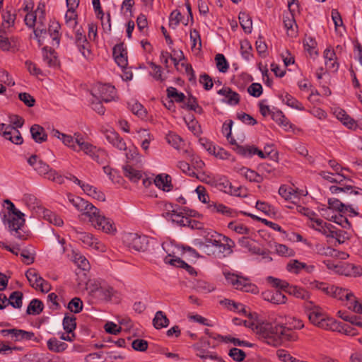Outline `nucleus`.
<instances>
[{
    "instance_id": "1",
    "label": "nucleus",
    "mask_w": 362,
    "mask_h": 362,
    "mask_svg": "<svg viewBox=\"0 0 362 362\" xmlns=\"http://www.w3.org/2000/svg\"><path fill=\"white\" fill-rule=\"evenodd\" d=\"M68 199L77 210L82 212L83 218H88L95 228L107 233H114L116 231V228L112 221L102 216L99 209L92 204L79 197L69 196Z\"/></svg>"
},
{
    "instance_id": "2",
    "label": "nucleus",
    "mask_w": 362,
    "mask_h": 362,
    "mask_svg": "<svg viewBox=\"0 0 362 362\" xmlns=\"http://www.w3.org/2000/svg\"><path fill=\"white\" fill-rule=\"evenodd\" d=\"M320 175L330 182L336 183V185L330 186L329 189L333 194H341L344 200L351 199L352 196H362V189L354 186L353 180L340 173L337 175L336 178L332 177V173L327 171L320 172Z\"/></svg>"
},
{
    "instance_id": "3",
    "label": "nucleus",
    "mask_w": 362,
    "mask_h": 362,
    "mask_svg": "<svg viewBox=\"0 0 362 362\" xmlns=\"http://www.w3.org/2000/svg\"><path fill=\"white\" fill-rule=\"evenodd\" d=\"M260 332L263 334L264 342L272 346H278L284 340L296 341L297 336L291 332V329L281 324L269 325L260 327Z\"/></svg>"
},
{
    "instance_id": "4",
    "label": "nucleus",
    "mask_w": 362,
    "mask_h": 362,
    "mask_svg": "<svg viewBox=\"0 0 362 362\" xmlns=\"http://www.w3.org/2000/svg\"><path fill=\"white\" fill-rule=\"evenodd\" d=\"M309 320L314 325L327 330L337 329L336 320L329 317L318 306L307 307Z\"/></svg>"
},
{
    "instance_id": "5",
    "label": "nucleus",
    "mask_w": 362,
    "mask_h": 362,
    "mask_svg": "<svg viewBox=\"0 0 362 362\" xmlns=\"http://www.w3.org/2000/svg\"><path fill=\"white\" fill-rule=\"evenodd\" d=\"M28 163L31 165L40 176L46 179L55 182L58 184H62L64 178L58 173L50 168L49 166L41 160L37 156L33 155L28 159Z\"/></svg>"
},
{
    "instance_id": "6",
    "label": "nucleus",
    "mask_w": 362,
    "mask_h": 362,
    "mask_svg": "<svg viewBox=\"0 0 362 362\" xmlns=\"http://www.w3.org/2000/svg\"><path fill=\"white\" fill-rule=\"evenodd\" d=\"M199 235L203 238V240L196 239L194 242V245L207 255H210V252L207 251L210 245L214 247L221 246V245H220V238H222V235L216 231L206 228L203 229Z\"/></svg>"
},
{
    "instance_id": "7",
    "label": "nucleus",
    "mask_w": 362,
    "mask_h": 362,
    "mask_svg": "<svg viewBox=\"0 0 362 362\" xmlns=\"http://www.w3.org/2000/svg\"><path fill=\"white\" fill-rule=\"evenodd\" d=\"M322 263L327 269L346 276H358L362 275V268L359 266L352 264H341V262L336 264L329 259L324 260Z\"/></svg>"
},
{
    "instance_id": "8",
    "label": "nucleus",
    "mask_w": 362,
    "mask_h": 362,
    "mask_svg": "<svg viewBox=\"0 0 362 362\" xmlns=\"http://www.w3.org/2000/svg\"><path fill=\"white\" fill-rule=\"evenodd\" d=\"M356 196H352L351 197V199L344 200L342 197L341 198L345 202H343L339 199L337 198H329L328 199V208L322 209V211L324 212L323 215L326 216V214L329 212V210H334L339 213H346L349 212L353 214L354 216H357L358 214L356 211L352 204L350 202H354V197Z\"/></svg>"
},
{
    "instance_id": "9",
    "label": "nucleus",
    "mask_w": 362,
    "mask_h": 362,
    "mask_svg": "<svg viewBox=\"0 0 362 362\" xmlns=\"http://www.w3.org/2000/svg\"><path fill=\"white\" fill-rule=\"evenodd\" d=\"M226 279L228 284H231L236 289L253 293L258 292V288L252 284L247 278L228 273L226 274Z\"/></svg>"
},
{
    "instance_id": "10",
    "label": "nucleus",
    "mask_w": 362,
    "mask_h": 362,
    "mask_svg": "<svg viewBox=\"0 0 362 362\" xmlns=\"http://www.w3.org/2000/svg\"><path fill=\"white\" fill-rule=\"evenodd\" d=\"M91 95L96 100L100 99L104 103H110L115 100L116 90L115 87L110 84L97 83L92 88Z\"/></svg>"
},
{
    "instance_id": "11",
    "label": "nucleus",
    "mask_w": 362,
    "mask_h": 362,
    "mask_svg": "<svg viewBox=\"0 0 362 362\" xmlns=\"http://www.w3.org/2000/svg\"><path fill=\"white\" fill-rule=\"evenodd\" d=\"M124 242L129 248L140 252L147 250L148 238L137 233H127L124 236Z\"/></svg>"
},
{
    "instance_id": "12",
    "label": "nucleus",
    "mask_w": 362,
    "mask_h": 362,
    "mask_svg": "<svg viewBox=\"0 0 362 362\" xmlns=\"http://www.w3.org/2000/svg\"><path fill=\"white\" fill-rule=\"evenodd\" d=\"M25 276L33 288L39 289L43 293H47L51 289L49 283L42 279L35 269H29Z\"/></svg>"
},
{
    "instance_id": "13",
    "label": "nucleus",
    "mask_w": 362,
    "mask_h": 362,
    "mask_svg": "<svg viewBox=\"0 0 362 362\" xmlns=\"http://www.w3.org/2000/svg\"><path fill=\"white\" fill-rule=\"evenodd\" d=\"M24 214L21 211L14 212V214H8L4 217V223L8 224V227L11 232H14L13 235L21 239L22 235L18 231L24 224Z\"/></svg>"
},
{
    "instance_id": "14",
    "label": "nucleus",
    "mask_w": 362,
    "mask_h": 362,
    "mask_svg": "<svg viewBox=\"0 0 362 362\" xmlns=\"http://www.w3.org/2000/svg\"><path fill=\"white\" fill-rule=\"evenodd\" d=\"M329 296L340 300H346L347 307L348 305H352L357 299L354 293L349 289L334 286H331Z\"/></svg>"
},
{
    "instance_id": "15",
    "label": "nucleus",
    "mask_w": 362,
    "mask_h": 362,
    "mask_svg": "<svg viewBox=\"0 0 362 362\" xmlns=\"http://www.w3.org/2000/svg\"><path fill=\"white\" fill-rule=\"evenodd\" d=\"M52 134L54 137H56L58 139H59L63 143V144L67 146L68 148H71L73 151L77 150V144L76 141V137L79 138L81 135V133L75 132L72 136L62 133L57 129H53L52 132Z\"/></svg>"
},
{
    "instance_id": "16",
    "label": "nucleus",
    "mask_w": 362,
    "mask_h": 362,
    "mask_svg": "<svg viewBox=\"0 0 362 362\" xmlns=\"http://www.w3.org/2000/svg\"><path fill=\"white\" fill-rule=\"evenodd\" d=\"M106 139L115 147L120 151L127 150V145L124 139L114 130H106L105 132Z\"/></svg>"
},
{
    "instance_id": "17",
    "label": "nucleus",
    "mask_w": 362,
    "mask_h": 362,
    "mask_svg": "<svg viewBox=\"0 0 362 362\" xmlns=\"http://www.w3.org/2000/svg\"><path fill=\"white\" fill-rule=\"evenodd\" d=\"M325 64L329 71L336 72L339 69V64L337 61L336 53L331 47L324 51Z\"/></svg>"
},
{
    "instance_id": "18",
    "label": "nucleus",
    "mask_w": 362,
    "mask_h": 362,
    "mask_svg": "<svg viewBox=\"0 0 362 362\" xmlns=\"http://www.w3.org/2000/svg\"><path fill=\"white\" fill-rule=\"evenodd\" d=\"M113 56L115 62L121 68L127 66V52L124 47L123 44H117L113 47Z\"/></svg>"
},
{
    "instance_id": "19",
    "label": "nucleus",
    "mask_w": 362,
    "mask_h": 362,
    "mask_svg": "<svg viewBox=\"0 0 362 362\" xmlns=\"http://www.w3.org/2000/svg\"><path fill=\"white\" fill-rule=\"evenodd\" d=\"M76 149L74 151L80 152L82 151L86 155L90 157V156L93 153L95 146L93 145L88 141H86L84 136L81 134L79 138L76 137Z\"/></svg>"
},
{
    "instance_id": "20",
    "label": "nucleus",
    "mask_w": 362,
    "mask_h": 362,
    "mask_svg": "<svg viewBox=\"0 0 362 362\" xmlns=\"http://www.w3.org/2000/svg\"><path fill=\"white\" fill-rule=\"evenodd\" d=\"M153 183L159 189L169 192L172 189L171 177L168 175L160 174L153 179Z\"/></svg>"
},
{
    "instance_id": "21",
    "label": "nucleus",
    "mask_w": 362,
    "mask_h": 362,
    "mask_svg": "<svg viewBox=\"0 0 362 362\" xmlns=\"http://www.w3.org/2000/svg\"><path fill=\"white\" fill-rule=\"evenodd\" d=\"M264 299L274 304H284L287 298L279 291H269L263 293Z\"/></svg>"
},
{
    "instance_id": "22",
    "label": "nucleus",
    "mask_w": 362,
    "mask_h": 362,
    "mask_svg": "<svg viewBox=\"0 0 362 362\" xmlns=\"http://www.w3.org/2000/svg\"><path fill=\"white\" fill-rule=\"evenodd\" d=\"M289 10H290V13L284 15L283 22H284V28L287 30L288 35H291V36H293L296 33V32L295 30V28L297 27V25L296 23V21L294 19L293 14L291 11V8Z\"/></svg>"
},
{
    "instance_id": "23",
    "label": "nucleus",
    "mask_w": 362,
    "mask_h": 362,
    "mask_svg": "<svg viewBox=\"0 0 362 362\" xmlns=\"http://www.w3.org/2000/svg\"><path fill=\"white\" fill-rule=\"evenodd\" d=\"M279 194L285 200H290L295 203L298 199L297 192L292 187L282 185L279 189Z\"/></svg>"
},
{
    "instance_id": "24",
    "label": "nucleus",
    "mask_w": 362,
    "mask_h": 362,
    "mask_svg": "<svg viewBox=\"0 0 362 362\" xmlns=\"http://www.w3.org/2000/svg\"><path fill=\"white\" fill-rule=\"evenodd\" d=\"M218 94L225 96L227 99L226 103L231 105H236L240 101L239 95L228 87L219 90Z\"/></svg>"
},
{
    "instance_id": "25",
    "label": "nucleus",
    "mask_w": 362,
    "mask_h": 362,
    "mask_svg": "<svg viewBox=\"0 0 362 362\" xmlns=\"http://www.w3.org/2000/svg\"><path fill=\"white\" fill-rule=\"evenodd\" d=\"M285 292L289 295H292L298 298L308 300L310 298V293L305 289L297 286H291L288 284Z\"/></svg>"
},
{
    "instance_id": "26",
    "label": "nucleus",
    "mask_w": 362,
    "mask_h": 362,
    "mask_svg": "<svg viewBox=\"0 0 362 362\" xmlns=\"http://www.w3.org/2000/svg\"><path fill=\"white\" fill-rule=\"evenodd\" d=\"M32 138L37 143H42L47 140V134L44 128L38 124H34L30 128Z\"/></svg>"
},
{
    "instance_id": "27",
    "label": "nucleus",
    "mask_w": 362,
    "mask_h": 362,
    "mask_svg": "<svg viewBox=\"0 0 362 362\" xmlns=\"http://www.w3.org/2000/svg\"><path fill=\"white\" fill-rule=\"evenodd\" d=\"M124 175L131 182H137L142 178L141 173L129 165L123 166Z\"/></svg>"
},
{
    "instance_id": "28",
    "label": "nucleus",
    "mask_w": 362,
    "mask_h": 362,
    "mask_svg": "<svg viewBox=\"0 0 362 362\" xmlns=\"http://www.w3.org/2000/svg\"><path fill=\"white\" fill-rule=\"evenodd\" d=\"M43 61L49 67H55L58 65V59L54 50L47 49V47L42 49Z\"/></svg>"
},
{
    "instance_id": "29",
    "label": "nucleus",
    "mask_w": 362,
    "mask_h": 362,
    "mask_svg": "<svg viewBox=\"0 0 362 362\" xmlns=\"http://www.w3.org/2000/svg\"><path fill=\"white\" fill-rule=\"evenodd\" d=\"M81 189L83 190L85 193H86L88 196L92 197L93 198L98 200V201H105V197L103 192L98 190V189L89 184L82 185Z\"/></svg>"
},
{
    "instance_id": "30",
    "label": "nucleus",
    "mask_w": 362,
    "mask_h": 362,
    "mask_svg": "<svg viewBox=\"0 0 362 362\" xmlns=\"http://www.w3.org/2000/svg\"><path fill=\"white\" fill-rule=\"evenodd\" d=\"M244 325L245 327H247L250 328L257 335H258V337L263 340L264 341V338L263 337V334L260 332V327H263L266 325H269V322L267 321H257V322H252L250 320H244L243 321Z\"/></svg>"
},
{
    "instance_id": "31",
    "label": "nucleus",
    "mask_w": 362,
    "mask_h": 362,
    "mask_svg": "<svg viewBox=\"0 0 362 362\" xmlns=\"http://www.w3.org/2000/svg\"><path fill=\"white\" fill-rule=\"evenodd\" d=\"M272 118L278 124L282 126L286 130H288L292 128V124L281 111L273 112L272 114Z\"/></svg>"
},
{
    "instance_id": "32",
    "label": "nucleus",
    "mask_w": 362,
    "mask_h": 362,
    "mask_svg": "<svg viewBox=\"0 0 362 362\" xmlns=\"http://www.w3.org/2000/svg\"><path fill=\"white\" fill-rule=\"evenodd\" d=\"M128 105L129 110L134 115H136L141 119H145L146 118L147 112L141 103L132 101V103H129Z\"/></svg>"
},
{
    "instance_id": "33",
    "label": "nucleus",
    "mask_w": 362,
    "mask_h": 362,
    "mask_svg": "<svg viewBox=\"0 0 362 362\" xmlns=\"http://www.w3.org/2000/svg\"><path fill=\"white\" fill-rule=\"evenodd\" d=\"M90 158L100 165H105L108 163L109 157L107 152L100 148H95Z\"/></svg>"
},
{
    "instance_id": "34",
    "label": "nucleus",
    "mask_w": 362,
    "mask_h": 362,
    "mask_svg": "<svg viewBox=\"0 0 362 362\" xmlns=\"http://www.w3.org/2000/svg\"><path fill=\"white\" fill-rule=\"evenodd\" d=\"M212 185L218 190L225 193H228V189L231 186L230 181L225 177H218L214 178Z\"/></svg>"
},
{
    "instance_id": "35",
    "label": "nucleus",
    "mask_w": 362,
    "mask_h": 362,
    "mask_svg": "<svg viewBox=\"0 0 362 362\" xmlns=\"http://www.w3.org/2000/svg\"><path fill=\"white\" fill-rule=\"evenodd\" d=\"M153 324L155 328L161 329L168 326L169 320L163 311H158L153 320Z\"/></svg>"
},
{
    "instance_id": "36",
    "label": "nucleus",
    "mask_w": 362,
    "mask_h": 362,
    "mask_svg": "<svg viewBox=\"0 0 362 362\" xmlns=\"http://www.w3.org/2000/svg\"><path fill=\"white\" fill-rule=\"evenodd\" d=\"M68 345L57 338H51L47 341L48 349L54 352L59 353L66 349Z\"/></svg>"
},
{
    "instance_id": "37",
    "label": "nucleus",
    "mask_w": 362,
    "mask_h": 362,
    "mask_svg": "<svg viewBox=\"0 0 362 362\" xmlns=\"http://www.w3.org/2000/svg\"><path fill=\"white\" fill-rule=\"evenodd\" d=\"M327 236L336 239L339 244H342L349 239L348 233L342 230H329Z\"/></svg>"
},
{
    "instance_id": "38",
    "label": "nucleus",
    "mask_w": 362,
    "mask_h": 362,
    "mask_svg": "<svg viewBox=\"0 0 362 362\" xmlns=\"http://www.w3.org/2000/svg\"><path fill=\"white\" fill-rule=\"evenodd\" d=\"M337 118L343 122L344 124L347 126L349 128H353L355 122L350 116L342 109H337L334 111Z\"/></svg>"
},
{
    "instance_id": "39",
    "label": "nucleus",
    "mask_w": 362,
    "mask_h": 362,
    "mask_svg": "<svg viewBox=\"0 0 362 362\" xmlns=\"http://www.w3.org/2000/svg\"><path fill=\"white\" fill-rule=\"evenodd\" d=\"M240 24L246 33H250L252 30V22L251 18L246 13L241 12L239 14Z\"/></svg>"
},
{
    "instance_id": "40",
    "label": "nucleus",
    "mask_w": 362,
    "mask_h": 362,
    "mask_svg": "<svg viewBox=\"0 0 362 362\" xmlns=\"http://www.w3.org/2000/svg\"><path fill=\"white\" fill-rule=\"evenodd\" d=\"M8 130L9 131L6 132V136L5 139L11 141L13 144H21L23 139L18 129L13 127V126H11L8 128Z\"/></svg>"
},
{
    "instance_id": "41",
    "label": "nucleus",
    "mask_w": 362,
    "mask_h": 362,
    "mask_svg": "<svg viewBox=\"0 0 362 362\" xmlns=\"http://www.w3.org/2000/svg\"><path fill=\"white\" fill-rule=\"evenodd\" d=\"M96 296L101 300H109L113 295L114 290L108 286H100L95 291Z\"/></svg>"
},
{
    "instance_id": "42",
    "label": "nucleus",
    "mask_w": 362,
    "mask_h": 362,
    "mask_svg": "<svg viewBox=\"0 0 362 362\" xmlns=\"http://www.w3.org/2000/svg\"><path fill=\"white\" fill-rule=\"evenodd\" d=\"M281 98L282 101L285 103L288 106L298 110H304V107L302 103L288 93L281 95Z\"/></svg>"
},
{
    "instance_id": "43",
    "label": "nucleus",
    "mask_w": 362,
    "mask_h": 362,
    "mask_svg": "<svg viewBox=\"0 0 362 362\" xmlns=\"http://www.w3.org/2000/svg\"><path fill=\"white\" fill-rule=\"evenodd\" d=\"M43 310V303L38 299H33L29 303L26 313L28 315H38Z\"/></svg>"
},
{
    "instance_id": "44",
    "label": "nucleus",
    "mask_w": 362,
    "mask_h": 362,
    "mask_svg": "<svg viewBox=\"0 0 362 362\" xmlns=\"http://www.w3.org/2000/svg\"><path fill=\"white\" fill-rule=\"evenodd\" d=\"M8 305L14 308H21L23 305V293L20 291L13 292L8 298Z\"/></svg>"
},
{
    "instance_id": "45",
    "label": "nucleus",
    "mask_w": 362,
    "mask_h": 362,
    "mask_svg": "<svg viewBox=\"0 0 362 362\" xmlns=\"http://www.w3.org/2000/svg\"><path fill=\"white\" fill-rule=\"evenodd\" d=\"M2 29L4 30H6L13 26L16 19V15L11 13L8 11H4V13H2Z\"/></svg>"
},
{
    "instance_id": "46",
    "label": "nucleus",
    "mask_w": 362,
    "mask_h": 362,
    "mask_svg": "<svg viewBox=\"0 0 362 362\" xmlns=\"http://www.w3.org/2000/svg\"><path fill=\"white\" fill-rule=\"evenodd\" d=\"M315 251L317 255L325 257H337L338 253L336 250L320 244L315 246Z\"/></svg>"
},
{
    "instance_id": "47",
    "label": "nucleus",
    "mask_w": 362,
    "mask_h": 362,
    "mask_svg": "<svg viewBox=\"0 0 362 362\" xmlns=\"http://www.w3.org/2000/svg\"><path fill=\"white\" fill-rule=\"evenodd\" d=\"M166 140L169 144L176 149H180L184 145L182 138L174 133H170L166 136Z\"/></svg>"
},
{
    "instance_id": "48",
    "label": "nucleus",
    "mask_w": 362,
    "mask_h": 362,
    "mask_svg": "<svg viewBox=\"0 0 362 362\" xmlns=\"http://www.w3.org/2000/svg\"><path fill=\"white\" fill-rule=\"evenodd\" d=\"M74 262L83 271H88L90 268L88 260L81 254L75 253L74 255Z\"/></svg>"
},
{
    "instance_id": "49",
    "label": "nucleus",
    "mask_w": 362,
    "mask_h": 362,
    "mask_svg": "<svg viewBox=\"0 0 362 362\" xmlns=\"http://www.w3.org/2000/svg\"><path fill=\"white\" fill-rule=\"evenodd\" d=\"M240 174L243 175L247 180L250 182H259L261 181V176L255 171L248 169L247 168H242L240 169Z\"/></svg>"
},
{
    "instance_id": "50",
    "label": "nucleus",
    "mask_w": 362,
    "mask_h": 362,
    "mask_svg": "<svg viewBox=\"0 0 362 362\" xmlns=\"http://www.w3.org/2000/svg\"><path fill=\"white\" fill-rule=\"evenodd\" d=\"M76 317L66 315L63 319V327L66 332L72 333L76 327Z\"/></svg>"
},
{
    "instance_id": "51",
    "label": "nucleus",
    "mask_w": 362,
    "mask_h": 362,
    "mask_svg": "<svg viewBox=\"0 0 362 362\" xmlns=\"http://www.w3.org/2000/svg\"><path fill=\"white\" fill-rule=\"evenodd\" d=\"M216 67L220 72L226 73L228 68V63L223 54H217L215 57Z\"/></svg>"
},
{
    "instance_id": "52",
    "label": "nucleus",
    "mask_w": 362,
    "mask_h": 362,
    "mask_svg": "<svg viewBox=\"0 0 362 362\" xmlns=\"http://www.w3.org/2000/svg\"><path fill=\"white\" fill-rule=\"evenodd\" d=\"M76 17L77 15L75 12V10L68 8L65 14V22L66 25L71 28H75L77 25Z\"/></svg>"
},
{
    "instance_id": "53",
    "label": "nucleus",
    "mask_w": 362,
    "mask_h": 362,
    "mask_svg": "<svg viewBox=\"0 0 362 362\" xmlns=\"http://www.w3.org/2000/svg\"><path fill=\"white\" fill-rule=\"evenodd\" d=\"M67 308L72 313H78L83 309V302L79 298L75 297L68 303Z\"/></svg>"
},
{
    "instance_id": "54",
    "label": "nucleus",
    "mask_w": 362,
    "mask_h": 362,
    "mask_svg": "<svg viewBox=\"0 0 362 362\" xmlns=\"http://www.w3.org/2000/svg\"><path fill=\"white\" fill-rule=\"evenodd\" d=\"M310 288L312 289L322 291L327 295L330 294L331 286L325 282H320L318 281H311L310 283Z\"/></svg>"
},
{
    "instance_id": "55",
    "label": "nucleus",
    "mask_w": 362,
    "mask_h": 362,
    "mask_svg": "<svg viewBox=\"0 0 362 362\" xmlns=\"http://www.w3.org/2000/svg\"><path fill=\"white\" fill-rule=\"evenodd\" d=\"M166 91L168 97L173 98L177 103L183 102L185 98V94L179 93L174 87L168 88Z\"/></svg>"
},
{
    "instance_id": "56",
    "label": "nucleus",
    "mask_w": 362,
    "mask_h": 362,
    "mask_svg": "<svg viewBox=\"0 0 362 362\" xmlns=\"http://www.w3.org/2000/svg\"><path fill=\"white\" fill-rule=\"evenodd\" d=\"M256 148V147L252 146L237 145L236 151L245 157H250L255 154Z\"/></svg>"
},
{
    "instance_id": "57",
    "label": "nucleus",
    "mask_w": 362,
    "mask_h": 362,
    "mask_svg": "<svg viewBox=\"0 0 362 362\" xmlns=\"http://www.w3.org/2000/svg\"><path fill=\"white\" fill-rule=\"evenodd\" d=\"M34 337V333L31 332H27L22 329H14L13 337L18 341L23 339L30 340Z\"/></svg>"
},
{
    "instance_id": "58",
    "label": "nucleus",
    "mask_w": 362,
    "mask_h": 362,
    "mask_svg": "<svg viewBox=\"0 0 362 362\" xmlns=\"http://www.w3.org/2000/svg\"><path fill=\"white\" fill-rule=\"evenodd\" d=\"M267 281L271 284L274 287L276 288H280L283 291H286V288L288 286V283L286 281L274 278L273 276H268L267 279Z\"/></svg>"
},
{
    "instance_id": "59",
    "label": "nucleus",
    "mask_w": 362,
    "mask_h": 362,
    "mask_svg": "<svg viewBox=\"0 0 362 362\" xmlns=\"http://www.w3.org/2000/svg\"><path fill=\"white\" fill-rule=\"evenodd\" d=\"M240 50L242 56L246 59L249 60L252 57L251 50L252 46L249 41L243 40L240 43Z\"/></svg>"
},
{
    "instance_id": "60",
    "label": "nucleus",
    "mask_w": 362,
    "mask_h": 362,
    "mask_svg": "<svg viewBox=\"0 0 362 362\" xmlns=\"http://www.w3.org/2000/svg\"><path fill=\"white\" fill-rule=\"evenodd\" d=\"M169 218L180 226H186L189 223L188 218L182 215L180 208L179 209V213L172 214Z\"/></svg>"
},
{
    "instance_id": "61",
    "label": "nucleus",
    "mask_w": 362,
    "mask_h": 362,
    "mask_svg": "<svg viewBox=\"0 0 362 362\" xmlns=\"http://www.w3.org/2000/svg\"><path fill=\"white\" fill-rule=\"evenodd\" d=\"M286 269L288 272L298 274L300 273L301 267H300V262L297 259H291L288 262L286 265Z\"/></svg>"
},
{
    "instance_id": "62",
    "label": "nucleus",
    "mask_w": 362,
    "mask_h": 362,
    "mask_svg": "<svg viewBox=\"0 0 362 362\" xmlns=\"http://www.w3.org/2000/svg\"><path fill=\"white\" fill-rule=\"evenodd\" d=\"M229 356L235 361L241 362L245 358V353L238 348H233L229 351Z\"/></svg>"
},
{
    "instance_id": "63",
    "label": "nucleus",
    "mask_w": 362,
    "mask_h": 362,
    "mask_svg": "<svg viewBox=\"0 0 362 362\" xmlns=\"http://www.w3.org/2000/svg\"><path fill=\"white\" fill-rule=\"evenodd\" d=\"M103 101L100 99L96 100L93 98L90 101L91 108L100 115H103L105 112V108L103 105Z\"/></svg>"
},
{
    "instance_id": "64",
    "label": "nucleus",
    "mask_w": 362,
    "mask_h": 362,
    "mask_svg": "<svg viewBox=\"0 0 362 362\" xmlns=\"http://www.w3.org/2000/svg\"><path fill=\"white\" fill-rule=\"evenodd\" d=\"M247 92L250 95L258 98L262 93V86L260 83H253L247 88Z\"/></svg>"
}]
</instances>
